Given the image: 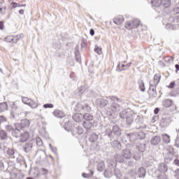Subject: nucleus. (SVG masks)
<instances>
[{
    "label": "nucleus",
    "mask_w": 179,
    "mask_h": 179,
    "mask_svg": "<svg viewBox=\"0 0 179 179\" xmlns=\"http://www.w3.org/2000/svg\"><path fill=\"white\" fill-rule=\"evenodd\" d=\"M15 127L18 131H20V129L29 128V127H30V120L27 119H23L20 121V123H16Z\"/></svg>",
    "instance_id": "obj_1"
},
{
    "label": "nucleus",
    "mask_w": 179,
    "mask_h": 179,
    "mask_svg": "<svg viewBox=\"0 0 179 179\" xmlns=\"http://www.w3.org/2000/svg\"><path fill=\"white\" fill-rule=\"evenodd\" d=\"M30 136H31L30 132L25 131H23L22 133L20 131V134L17 138H19L20 142L23 143L24 142H27V141L30 139Z\"/></svg>",
    "instance_id": "obj_2"
},
{
    "label": "nucleus",
    "mask_w": 179,
    "mask_h": 179,
    "mask_svg": "<svg viewBox=\"0 0 179 179\" xmlns=\"http://www.w3.org/2000/svg\"><path fill=\"white\" fill-rule=\"evenodd\" d=\"M160 79H162V75L160 73H156L153 79L150 81V86L156 87L160 83Z\"/></svg>",
    "instance_id": "obj_3"
},
{
    "label": "nucleus",
    "mask_w": 179,
    "mask_h": 179,
    "mask_svg": "<svg viewBox=\"0 0 179 179\" xmlns=\"http://www.w3.org/2000/svg\"><path fill=\"white\" fill-rule=\"evenodd\" d=\"M6 129L8 132H11L12 136L15 138H17L19 135H20V131H19L16 127L15 129H13L11 126H6Z\"/></svg>",
    "instance_id": "obj_4"
},
{
    "label": "nucleus",
    "mask_w": 179,
    "mask_h": 179,
    "mask_svg": "<svg viewBox=\"0 0 179 179\" xmlns=\"http://www.w3.org/2000/svg\"><path fill=\"white\" fill-rule=\"evenodd\" d=\"M157 170L160 174H166L169 170V166L165 163H161L158 165Z\"/></svg>",
    "instance_id": "obj_5"
},
{
    "label": "nucleus",
    "mask_w": 179,
    "mask_h": 179,
    "mask_svg": "<svg viewBox=\"0 0 179 179\" xmlns=\"http://www.w3.org/2000/svg\"><path fill=\"white\" fill-rule=\"evenodd\" d=\"M138 26V21H131L126 23L125 28L131 30V29H136Z\"/></svg>",
    "instance_id": "obj_6"
},
{
    "label": "nucleus",
    "mask_w": 179,
    "mask_h": 179,
    "mask_svg": "<svg viewBox=\"0 0 179 179\" xmlns=\"http://www.w3.org/2000/svg\"><path fill=\"white\" fill-rule=\"evenodd\" d=\"M19 37H20V35L15 36H8L5 38V41L6 43H16L17 40H19Z\"/></svg>",
    "instance_id": "obj_7"
},
{
    "label": "nucleus",
    "mask_w": 179,
    "mask_h": 179,
    "mask_svg": "<svg viewBox=\"0 0 179 179\" xmlns=\"http://www.w3.org/2000/svg\"><path fill=\"white\" fill-rule=\"evenodd\" d=\"M162 106L164 108H169L173 106V101L171 99H165L162 101Z\"/></svg>",
    "instance_id": "obj_8"
},
{
    "label": "nucleus",
    "mask_w": 179,
    "mask_h": 179,
    "mask_svg": "<svg viewBox=\"0 0 179 179\" xmlns=\"http://www.w3.org/2000/svg\"><path fill=\"white\" fill-rule=\"evenodd\" d=\"M53 115H55V117H57V118H64V117H65V113H64L62 110H55L53 112Z\"/></svg>",
    "instance_id": "obj_9"
},
{
    "label": "nucleus",
    "mask_w": 179,
    "mask_h": 179,
    "mask_svg": "<svg viewBox=\"0 0 179 179\" xmlns=\"http://www.w3.org/2000/svg\"><path fill=\"white\" fill-rule=\"evenodd\" d=\"M83 127L85 128V129H90L93 127V123L90 120H85L83 122Z\"/></svg>",
    "instance_id": "obj_10"
},
{
    "label": "nucleus",
    "mask_w": 179,
    "mask_h": 179,
    "mask_svg": "<svg viewBox=\"0 0 179 179\" xmlns=\"http://www.w3.org/2000/svg\"><path fill=\"white\" fill-rule=\"evenodd\" d=\"M137 174L140 178H143L146 176V170L145 168L141 167L138 169Z\"/></svg>",
    "instance_id": "obj_11"
},
{
    "label": "nucleus",
    "mask_w": 179,
    "mask_h": 179,
    "mask_svg": "<svg viewBox=\"0 0 179 179\" xmlns=\"http://www.w3.org/2000/svg\"><path fill=\"white\" fill-rule=\"evenodd\" d=\"M113 22L114 23H115V24H122V23H124V17H116L115 18H114Z\"/></svg>",
    "instance_id": "obj_12"
},
{
    "label": "nucleus",
    "mask_w": 179,
    "mask_h": 179,
    "mask_svg": "<svg viewBox=\"0 0 179 179\" xmlns=\"http://www.w3.org/2000/svg\"><path fill=\"white\" fill-rule=\"evenodd\" d=\"M160 141L161 139L159 136H155L151 139V143L154 145H159L160 143Z\"/></svg>",
    "instance_id": "obj_13"
},
{
    "label": "nucleus",
    "mask_w": 179,
    "mask_h": 179,
    "mask_svg": "<svg viewBox=\"0 0 179 179\" xmlns=\"http://www.w3.org/2000/svg\"><path fill=\"white\" fill-rule=\"evenodd\" d=\"M132 154L131 153V150H123V157L125 159H131Z\"/></svg>",
    "instance_id": "obj_14"
},
{
    "label": "nucleus",
    "mask_w": 179,
    "mask_h": 179,
    "mask_svg": "<svg viewBox=\"0 0 179 179\" xmlns=\"http://www.w3.org/2000/svg\"><path fill=\"white\" fill-rule=\"evenodd\" d=\"M0 138L2 141H5V139H8V134L4 130H0Z\"/></svg>",
    "instance_id": "obj_15"
},
{
    "label": "nucleus",
    "mask_w": 179,
    "mask_h": 179,
    "mask_svg": "<svg viewBox=\"0 0 179 179\" xmlns=\"http://www.w3.org/2000/svg\"><path fill=\"white\" fill-rule=\"evenodd\" d=\"M151 3L152 6L155 8H159L162 5V0H151Z\"/></svg>",
    "instance_id": "obj_16"
},
{
    "label": "nucleus",
    "mask_w": 179,
    "mask_h": 179,
    "mask_svg": "<svg viewBox=\"0 0 179 179\" xmlns=\"http://www.w3.org/2000/svg\"><path fill=\"white\" fill-rule=\"evenodd\" d=\"M162 140L164 143H170V136L167 134H162Z\"/></svg>",
    "instance_id": "obj_17"
},
{
    "label": "nucleus",
    "mask_w": 179,
    "mask_h": 179,
    "mask_svg": "<svg viewBox=\"0 0 179 179\" xmlns=\"http://www.w3.org/2000/svg\"><path fill=\"white\" fill-rule=\"evenodd\" d=\"M83 118L85 121H93V115H92L90 113L84 114Z\"/></svg>",
    "instance_id": "obj_18"
},
{
    "label": "nucleus",
    "mask_w": 179,
    "mask_h": 179,
    "mask_svg": "<svg viewBox=\"0 0 179 179\" xmlns=\"http://www.w3.org/2000/svg\"><path fill=\"white\" fill-rule=\"evenodd\" d=\"M28 106H29V107H31V108H37V107H38V103L31 99V101L28 103Z\"/></svg>",
    "instance_id": "obj_19"
},
{
    "label": "nucleus",
    "mask_w": 179,
    "mask_h": 179,
    "mask_svg": "<svg viewBox=\"0 0 179 179\" xmlns=\"http://www.w3.org/2000/svg\"><path fill=\"white\" fill-rule=\"evenodd\" d=\"M138 84L139 86V89L141 90V92H145V83H143V80H138Z\"/></svg>",
    "instance_id": "obj_20"
},
{
    "label": "nucleus",
    "mask_w": 179,
    "mask_h": 179,
    "mask_svg": "<svg viewBox=\"0 0 179 179\" xmlns=\"http://www.w3.org/2000/svg\"><path fill=\"white\" fill-rule=\"evenodd\" d=\"M162 5H163L164 8H169L171 5V1L170 0H162Z\"/></svg>",
    "instance_id": "obj_21"
},
{
    "label": "nucleus",
    "mask_w": 179,
    "mask_h": 179,
    "mask_svg": "<svg viewBox=\"0 0 179 179\" xmlns=\"http://www.w3.org/2000/svg\"><path fill=\"white\" fill-rule=\"evenodd\" d=\"M5 110H8V103L6 102L0 103V111H5Z\"/></svg>",
    "instance_id": "obj_22"
},
{
    "label": "nucleus",
    "mask_w": 179,
    "mask_h": 179,
    "mask_svg": "<svg viewBox=\"0 0 179 179\" xmlns=\"http://www.w3.org/2000/svg\"><path fill=\"white\" fill-rule=\"evenodd\" d=\"M139 152H141V153H143V152H145V150H146V147L145 146V144H139L137 146Z\"/></svg>",
    "instance_id": "obj_23"
},
{
    "label": "nucleus",
    "mask_w": 179,
    "mask_h": 179,
    "mask_svg": "<svg viewBox=\"0 0 179 179\" xmlns=\"http://www.w3.org/2000/svg\"><path fill=\"white\" fill-rule=\"evenodd\" d=\"M113 148H117V149H121V143L118 141H114L113 142Z\"/></svg>",
    "instance_id": "obj_24"
},
{
    "label": "nucleus",
    "mask_w": 179,
    "mask_h": 179,
    "mask_svg": "<svg viewBox=\"0 0 179 179\" xmlns=\"http://www.w3.org/2000/svg\"><path fill=\"white\" fill-rule=\"evenodd\" d=\"M31 100V99H29L28 97H26V96H23L22 98V103H24V104H27V106H29V103H30Z\"/></svg>",
    "instance_id": "obj_25"
},
{
    "label": "nucleus",
    "mask_w": 179,
    "mask_h": 179,
    "mask_svg": "<svg viewBox=\"0 0 179 179\" xmlns=\"http://www.w3.org/2000/svg\"><path fill=\"white\" fill-rule=\"evenodd\" d=\"M31 148H33V145L31 143H26L24 148L25 152H29V150H31Z\"/></svg>",
    "instance_id": "obj_26"
},
{
    "label": "nucleus",
    "mask_w": 179,
    "mask_h": 179,
    "mask_svg": "<svg viewBox=\"0 0 179 179\" xmlns=\"http://www.w3.org/2000/svg\"><path fill=\"white\" fill-rule=\"evenodd\" d=\"M148 94L150 97H156V91L155 90H149Z\"/></svg>",
    "instance_id": "obj_27"
},
{
    "label": "nucleus",
    "mask_w": 179,
    "mask_h": 179,
    "mask_svg": "<svg viewBox=\"0 0 179 179\" xmlns=\"http://www.w3.org/2000/svg\"><path fill=\"white\" fill-rule=\"evenodd\" d=\"M10 6H12V8H13V9H15V8H17V6H18V7H20V6H26V4L18 5L17 3H16V2H12V3H10Z\"/></svg>",
    "instance_id": "obj_28"
},
{
    "label": "nucleus",
    "mask_w": 179,
    "mask_h": 179,
    "mask_svg": "<svg viewBox=\"0 0 179 179\" xmlns=\"http://www.w3.org/2000/svg\"><path fill=\"white\" fill-rule=\"evenodd\" d=\"M165 62H170V61H174V57L173 56H166L164 58Z\"/></svg>",
    "instance_id": "obj_29"
},
{
    "label": "nucleus",
    "mask_w": 179,
    "mask_h": 179,
    "mask_svg": "<svg viewBox=\"0 0 179 179\" xmlns=\"http://www.w3.org/2000/svg\"><path fill=\"white\" fill-rule=\"evenodd\" d=\"M97 141V135L96 134H92L90 137V142H96Z\"/></svg>",
    "instance_id": "obj_30"
},
{
    "label": "nucleus",
    "mask_w": 179,
    "mask_h": 179,
    "mask_svg": "<svg viewBox=\"0 0 179 179\" xmlns=\"http://www.w3.org/2000/svg\"><path fill=\"white\" fill-rule=\"evenodd\" d=\"M36 141V145L38 146H42L43 145V140H41L39 137H37Z\"/></svg>",
    "instance_id": "obj_31"
},
{
    "label": "nucleus",
    "mask_w": 179,
    "mask_h": 179,
    "mask_svg": "<svg viewBox=\"0 0 179 179\" xmlns=\"http://www.w3.org/2000/svg\"><path fill=\"white\" fill-rule=\"evenodd\" d=\"M95 52H97L99 55H101L102 51L101 49L99 46H96L94 48Z\"/></svg>",
    "instance_id": "obj_32"
},
{
    "label": "nucleus",
    "mask_w": 179,
    "mask_h": 179,
    "mask_svg": "<svg viewBox=\"0 0 179 179\" xmlns=\"http://www.w3.org/2000/svg\"><path fill=\"white\" fill-rule=\"evenodd\" d=\"M54 105L52 103H46L43 105L44 108H52Z\"/></svg>",
    "instance_id": "obj_33"
},
{
    "label": "nucleus",
    "mask_w": 179,
    "mask_h": 179,
    "mask_svg": "<svg viewBox=\"0 0 179 179\" xmlns=\"http://www.w3.org/2000/svg\"><path fill=\"white\" fill-rule=\"evenodd\" d=\"M176 86V81L171 82L169 85L168 86V87L169 89H174V87Z\"/></svg>",
    "instance_id": "obj_34"
},
{
    "label": "nucleus",
    "mask_w": 179,
    "mask_h": 179,
    "mask_svg": "<svg viewBox=\"0 0 179 179\" xmlns=\"http://www.w3.org/2000/svg\"><path fill=\"white\" fill-rule=\"evenodd\" d=\"M5 170V166H3V162L0 161V171Z\"/></svg>",
    "instance_id": "obj_35"
},
{
    "label": "nucleus",
    "mask_w": 179,
    "mask_h": 179,
    "mask_svg": "<svg viewBox=\"0 0 179 179\" xmlns=\"http://www.w3.org/2000/svg\"><path fill=\"white\" fill-rule=\"evenodd\" d=\"M175 178H179V169H176L175 171Z\"/></svg>",
    "instance_id": "obj_36"
},
{
    "label": "nucleus",
    "mask_w": 179,
    "mask_h": 179,
    "mask_svg": "<svg viewBox=\"0 0 179 179\" xmlns=\"http://www.w3.org/2000/svg\"><path fill=\"white\" fill-rule=\"evenodd\" d=\"M6 10V7L2 8V6H0V13H5Z\"/></svg>",
    "instance_id": "obj_37"
},
{
    "label": "nucleus",
    "mask_w": 179,
    "mask_h": 179,
    "mask_svg": "<svg viewBox=\"0 0 179 179\" xmlns=\"http://www.w3.org/2000/svg\"><path fill=\"white\" fill-rule=\"evenodd\" d=\"M173 164L179 167V159H176L173 161Z\"/></svg>",
    "instance_id": "obj_38"
},
{
    "label": "nucleus",
    "mask_w": 179,
    "mask_h": 179,
    "mask_svg": "<svg viewBox=\"0 0 179 179\" xmlns=\"http://www.w3.org/2000/svg\"><path fill=\"white\" fill-rule=\"evenodd\" d=\"M0 30H3V22L0 21Z\"/></svg>",
    "instance_id": "obj_39"
},
{
    "label": "nucleus",
    "mask_w": 179,
    "mask_h": 179,
    "mask_svg": "<svg viewBox=\"0 0 179 179\" xmlns=\"http://www.w3.org/2000/svg\"><path fill=\"white\" fill-rule=\"evenodd\" d=\"M157 120V116L152 117V122H156Z\"/></svg>",
    "instance_id": "obj_40"
},
{
    "label": "nucleus",
    "mask_w": 179,
    "mask_h": 179,
    "mask_svg": "<svg viewBox=\"0 0 179 179\" xmlns=\"http://www.w3.org/2000/svg\"><path fill=\"white\" fill-rule=\"evenodd\" d=\"M159 111H160V110L158 108H156L154 110V114H159Z\"/></svg>",
    "instance_id": "obj_41"
},
{
    "label": "nucleus",
    "mask_w": 179,
    "mask_h": 179,
    "mask_svg": "<svg viewBox=\"0 0 179 179\" xmlns=\"http://www.w3.org/2000/svg\"><path fill=\"white\" fill-rule=\"evenodd\" d=\"M8 155H13L15 152L13 150H8L7 152Z\"/></svg>",
    "instance_id": "obj_42"
},
{
    "label": "nucleus",
    "mask_w": 179,
    "mask_h": 179,
    "mask_svg": "<svg viewBox=\"0 0 179 179\" xmlns=\"http://www.w3.org/2000/svg\"><path fill=\"white\" fill-rule=\"evenodd\" d=\"M90 34L91 36H94V30L93 29H91L90 31Z\"/></svg>",
    "instance_id": "obj_43"
},
{
    "label": "nucleus",
    "mask_w": 179,
    "mask_h": 179,
    "mask_svg": "<svg viewBox=\"0 0 179 179\" xmlns=\"http://www.w3.org/2000/svg\"><path fill=\"white\" fill-rule=\"evenodd\" d=\"M83 177L84 178H89V174H87V173H83Z\"/></svg>",
    "instance_id": "obj_44"
},
{
    "label": "nucleus",
    "mask_w": 179,
    "mask_h": 179,
    "mask_svg": "<svg viewBox=\"0 0 179 179\" xmlns=\"http://www.w3.org/2000/svg\"><path fill=\"white\" fill-rule=\"evenodd\" d=\"M78 117H79V115H76L74 116V119H75V121H76V122H79V120H76V118H78Z\"/></svg>",
    "instance_id": "obj_45"
},
{
    "label": "nucleus",
    "mask_w": 179,
    "mask_h": 179,
    "mask_svg": "<svg viewBox=\"0 0 179 179\" xmlns=\"http://www.w3.org/2000/svg\"><path fill=\"white\" fill-rule=\"evenodd\" d=\"M175 146H176L177 148H179V140H177L176 141Z\"/></svg>",
    "instance_id": "obj_46"
},
{
    "label": "nucleus",
    "mask_w": 179,
    "mask_h": 179,
    "mask_svg": "<svg viewBox=\"0 0 179 179\" xmlns=\"http://www.w3.org/2000/svg\"><path fill=\"white\" fill-rule=\"evenodd\" d=\"M175 68L176 69V72L179 71V65L178 64H176Z\"/></svg>",
    "instance_id": "obj_47"
},
{
    "label": "nucleus",
    "mask_w": 179,
    "mask_h": 179,
    "mask_svg": "<svg viewBox=\"0 0 179 179\" xmlns=\"http://www.w3.org/2000/svg\"><path fill=\"white\" fill-rule=\"evenodd\" d=\"M19 13L20 15H23L24 13V10H20Z\"/></svg>",
    "instance_id": "obj_48"
},
{
    "label": "nucleus",
    "mask_w": 179,
    "mask_h": 179,
    "mask_svg": "<svg viewBox=\"0 0 179 179\" xmlns=\"http://www.w3.org/2000/svg\"><path fill=\"white\" fill-rule=\"evenodd\" d=\"M36 172H37V174H36V177H38V176H40V171H36Z\"/></svg>",
    "instance_id": "obj_49"
},
{
    "label": "nucleus",
    "mask_w": 179,
    "mask_h": 179,
    "mask_svg": "<svg viewBox=\"0 0 179 179\" xmlns=\"http://www.w3.org/2000/svg\"><path fill=\"white\" fill-rule=\"evenodd\" d=\"M42 170H43V171H44V173H48L47 169H42Z\"/></svg>",
    "instance_id": "obj_50"
},
{
    "label": "nucleus",
    "mask_w": 179,
    "mask_h": 179,
    "mask_svg": "<svg viewBox=\"0 0 179 179\" xmlns=\"http://www.w3.org/2000/svg\"><path fill=\"white\" fill-rule=\"evenodd\" d=\"M128 121H129V117L127 118V122H128Z\"/></svg>",
    "instance_id": "obj_51"
},
{
    "label": "nucleus",
    "mask_w": 179,
    "mask_h": 179,
    "mask_svg": "<svg viewBox=\"0 0 179 179\" xmlns=\"http://www.w3.org/2000/svg\"><path fill=\"white\" fill-rule=\"evenodd\" d=\"M124 66H125V65H124V64H122V68H124Z\"/></svg>",
    "instance_id": "obj_52"
},
{
    "label": "nucleus",
    "mask_w": 179,
    "mask_h": 179,
    "mask_svg": "<svg viewBox=\"0 0 179 179\" xmlns=\"http://www.w3.org/2000/svg\"><path fill=\"white\" fill-rule=\"evenodd\" d=\"M13 105L15 106V103H13Z\"/></svg>",
    "instance_id": "obj_53"
}]
</instances>
